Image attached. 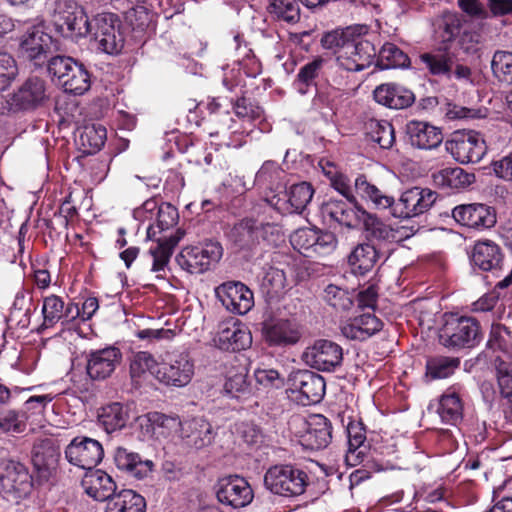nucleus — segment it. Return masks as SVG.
<instances>
[{"mask_svg":"<svg viewBox=\"0 0 512 512\" xmlns=\"http://www.w3.org/2000/svg\"><path fill=\"white\" fill-rule=\"evenodd\" d=\"M297 2V0H269L267 11L277 20L295 24L301 17Z\"/></svg>","mask_w":512,"mask_h":512,"instance_id":"09e8293b","label":"nucleus"},{"mask_svg":"<svg viewBox=\"0 0 512 512\" xmlns=\"http://www.w3.org/2000/svg\"><path fill=\"white\" fill-rule=\"evenodd\" d=\"M483 338L479 321L471 316L458 314L445 315L440 330V343L449 349H470L477 346Z\"/></svg>","mask_w":512,"mask_h":512,"instance_id":"f03ea898","label":"nucleus"},{"mask_svg":"<svg viewBox=\"0 0 512 512\" xmlns=\"http://www.w3.org/2000/svg\"><path fill=\"white\" fill-rule=\"evenodd\" d=\"M420 61L433 76L452 78V69L455 64V54L447 47L438 48L419 56Z\"/></svg>","mask_w":512,"mask_h":512,"instance_id":"2f4dec72","label":"nucleus"},{"mask_svg":"<svg viewBox=\"0 0 512 512\" xmlns=\"http://www.w3.org/2000/svg\"><path fill=\"white\" fill-rule=\"evenodd\" d=\"M65 457L72 465L90 470L102 461L104 449L96 439L77 436L67 445Z\"/></svg>","mask_w":512,"mask_h":512,"instance_id":"f3484780","label":"nucleus"},{"mask_svg":"<svg viewBox=\"0 0 512 512\" xmlns=\"http://www.w3.org/2000/svg\"><path fill=\"white\" fill-rule=\"evenodd\" d=\"M324 62L323 58L317 57L299 69L295 85L300 93H306V89L302 86L308 87L314 84L315 79L323 68Z\"/></svg>","mask_w":512,"mask_h":512,"instance_id":"e2e57ef3","label":"nucleus"},{"mask_svg":"<svg viewBox=\"0 0 512 512\" xmlns=\"http://www.w3.org/2000/svg\"><path fill=\"white\" fill-rule=\"evenodd\" d=\"M373 97L377 103L390 109H405L415 101L414 93L411 90L395 83L377 86Z\"/></svg>","mask_w":512,"mask_h":512,"instance_id":"bb28decb","label":"nucleus"},{"mask_svg":"<svg viewBox=\"0 0 512 512\" xmlns=\"http://www.w3.org/2000/svg\"><path fill=\"white\" fill-rule=\"evenodd\" d=\"M409 63L407 54L393 43H385L379 51L378 66L381 69L403 68Z\"/></svg>","mask_w":512,"mask_h":512,"instance_id":"864d4df0","label":"nucleus"},{"mask_svg":"<svg viewBox=\"0 0 512 512\" xmlns=\"http://www.w3.org/2000/svg\"><path fill=\"white\" fill-rule=\"evenodd\" d=\"M382 252L370 243L358 244L348 256V263L354 273L366 274L381 258Z\"/></svg>","mask_w":512,"mask_h":512,"instance_id":"c9c22d12","label":"nucleus"},{"mask_svg":"<svg viewBox=\"0 0 512 512\" xmlns=\"http://www.w3.org/2000/svg\"><path fill=\"white\" fill-rule=\"evenodd\" d=\"M159 367L160 364H157L156 360L150 353L140 351L134 355L131 361L130 372L132 377H140L146 372L156 376V371Z\"/></svg>","mask_w":512,"mask_h":512,"instance_id":"69168bd1","label":"nucleus"},{"mask_svg":"<svg viewBox=\"0 0 512 512\" xmlns=\"http://www.w3.org/2000/svg\"><path fill=\"white\" fill-rule=\"evenodd\" d=\"M87 495L96 501L109 502L117 492L116 484L112 477L102 470H96L87 474L82 482Z\"/></svg>","mask_w":512,"mask_h":512,"instance_id":"7c9ffc66","label":"nucleus"},{"mask_svg":"<svg viewBox=\"0 0 512 512\" xmlns=\"http://www.w3.org/2000/svg\"><path fill=\"white\" fill-rule=\"evenodd\" d=\"M106 137V128L99 124L84 127L79 139L84 152L93 154L104 146Z\"/></svg>","mask_w":512,"mask_h":512,"instance_id":"6e6d98bb","label":"nucleus"},{"mask_svg":"<svg viewBox=\"0 0 512 512\" xmlns=\"http://www.w3.org/2000/svg\"><path fill=\"white\" fill-rule=\"evenodd\" d=\"M31 457L35 469L47 478L57 469L60 451L52 440L45 439L34 444Z\"/></svg>","mask_w":512,"mask_h":512,"instance_id":"c756f323","label":"nucleus"},{"mask_svg":"<svg viewBox=\"0 0 512 512\" xmlns=\"http://www.w3.org/2000/svg\"><path fill=\"white\" fill-rule=\"evenodd\" d=\"M48 73L58 79L66 93L83 95L91 86L88 70L69 56H54L48 61Z\"/></svg>","mask_w":512,"mask_h":512,"instance_id":"39448f33","label":"nucleus"},{"mask_svg":"<svg viewBox=\"0 0 512 512\" xmlns=\"http://www.w3.org/2000/svg\"><path fill=\"white\" fill-rule=\"evenodd\" d=\"M357 31V27H348L344 31H331L324 34L321 44L325 49L334 50L336 57L338 52L346 45L353 33Z\"/></svg>","mask_w":512,"mask_h":512,"instance_id":"338daca9","label":"nucleus"},{"mask_svg":"<svg viewBox=\"0 0 512 512\" xmlns=\"http://www.w3.org/2000/svg\"><path fill=\"white\" fill-rule=\"evenodd\" d=\"M51 47L52 37L42 29L32 27L22 35L19 53L34 66L41 67L45 63L48 64Z\"/></svg>","mask_w":512,"mask_h":512,"instance_id":"a211bd4d","label":"nucleus"},{"mask_svg":"<svg viewBox=\"0 0 512 512\" xmlns=\"http://www.w3.org/2000/svg\"><path fill=\"white\" fill-rule=\"evenodd\" d=\"M503 255L500 247L490 241H479L475 244L472 254L473 264L483 271H493L500 268Z\"/></svg>","mask_w":512,"mask_h":512,"instance_id":"f704fd0d","label":"nucleus"},{"mask_svg":"<svg viewBox=\"0 0 512 512\" xmlns=\"http://www.w3.org/2000/svg\"><path fill=\"white\" fill-rule=\"evenodd\" d=\"M42 314L43 322L39 332L54 327L59 321L63 326L75 321L79 317V306L72 302L65 305L61 297L50 295L43 300Z\"/></svg>","mask_w":512,"mask_h":512,"instance_id":"5701e85b","label":"nucleus"},{"mask_svg":"<svg viewBox=\"0 0 512 512\" xmlns=\"http://www.w3.org/2000/svg\"><path fill=\"white\" fill-rule=\"evenodd\" d=\"M296 421L304 428L299 435V442L305 449L320 450L328 446L332 438V427L325 416L315 414L308 420L297 418Z\"/></svg>","mask_w":512,"mask_h":512,"instance_id":"6ab92c4d","label":"nucleus"},{"mask_svg":"<svg viewBox=\"0 0 512 512\" xmlns=\"http://www.w3.org/2000/svg\"><path fill=\"white\" fill-rule=\"evenodd\" d=\"M282 193L284 198H287V201L293 208V211L301 212L311 201L314 190L311 184L302 182L292 185L288 192L286 191V188L283 189Z\"/></svg>","mask_w":512,"mask_h":512,"instance_id":"4d7b16f0","label":"nucleus"},{"mask_svg":"<svg viewBox=\"0 0 512 512\" xmlns=\"http://www.w3.org/2000/svg\"><path fill=\"white\" fill-rule=\"evenodd\" d=\"M488 347L494 351L501 352L496 357L512 356V336L508 328L502 324H493L491 326Z\"/></svg>","mask_w":512,"mask_h":512,"instance_id":"13d9d810","label":"nucleus"},{"mask_svg":"<svg viewBox=\"0 0 512 512\" xmlns=\"http://www.w3.org/2000/svg\"><path fill=\"white\" fill-rule=\"evenodd\" d=\"M494 366L500 394L512 403V355L495 357Z\"/></svg>","mask_w":512,"mask_h":512,"instance_id":"49530a36","label":"nucleus"},{"mask_svg":"<svg viewBox=\"0 0 512 512\" xmlns=\"http://www.w3.org/2000/svg\"><path fill=\"white\" fill-rule=\"evenodd\" d=\"M214 341L219 349L236 352L249 348L252 336L246 325L231 318L219 324Z\"/></svg>","mask_w":512,"mask_h":512,"instance_id":"aec40b11","label":"nucleus"},{"mask_svg":"<svg viewBox=\"0 0 512 512\" xmlns=\"http://www.w3.org/2000/svg\"><path fill=\"white\" fill-rule=\"evenodd\" d=\"M288 385L292 393L299 394V400L304 406L319 403L325 395L324 378L310 370L291 372Z\"/></svg>","mask_w":512,"mask_h":512,"instance_id":"9b49d317","label":"nucleus"},{"mask_svg":"<svg viewBox=\"0 0 512 512\" xmlns=\"http://www.w3.org/2000/svg\"><path fill=\"white\" fill-rule=\"evenodd\" d=\"M494 78L504 85H512V52L497 50L491 59Z\"/></svg>","mask_w":512,"mask_h":512,"instance_id":"5fc2aeb1","label":"nucleus"},{"mask_svg":"<svg viewBox=\"0 0 512 512\" xmlns=\"http://www.w3.org/2000/svg\"><path fill=\"white\" fill-rule=\"evenodd\" d=\"M309 485L308 474L292 464H276L267 469L264 486L272 494L297 497L305 493Z\"/></svg>","mask_w":512,"mask_h":512,"instance_id":"7ed1b4c3","label":"nucleus"},{"mask_svg":"<svg viewBox=\"0 0 512 512\" xmlns=\"http://www.w3.org/2000/svg\"><path fill=\"white\" fill-rule=\"evenodd\" d=\"M316 228H300L290 237V242L295 250L305 257H313L314 244L316 243Z\"/></svg>","mask_w":512,"mask_h":512,"instance_id":"680f3d73","label":"nucleus"},{"mask_svg":"<svg viewBox=\"0 0 512 512\" xmlns=\"http://www.w3.org/2000/svg\"><path fill=\"white\" fill-rule=\"evenodd\" d=\"M247 368L241 364H231L226 372L224 391L233 398H240L249 393Z\"/></svg>","mask_w":512,"mask_h":512,"instance_id":"37998d69","label":"nucleus"},{"mask_svg":"<svg viewBox=\"0 0 512 512\" xmlns=\"http://www.w3.org/2000/svg\"><path fill=\"white\" fill-rule=\"evenodd\" d=\"M194 374V364L186 352L168 353L156 371V378L175 387L187 385Z\"/></svg>","mask_w":512,"mask_h":512,"instance_id":"9d476101","label":"nucleus"},{"mask_svg":"<svg viewBox=\"0 0 512 512\" xmlns=\"http://www.w3.org/2000/svg\"><path fill=\"white\" fill-rule=\"evenodd\" d=\"M257 233L256 220L244 219L233 227L231 237L237 246L249 249L259 243Z\"/></svg>","mask_w":512,"mask_h":512,"instance_id":"603ef678","label":"nucleus"},{"mask_svg":"<svg viewBox=\"0 0 512 512\" xmlns=\"http://www.w3.org/2000/svg\"><path fill=\"white\" fill-rule=\"evenodd\" d=\"M181 436L189 446L201 449L212 442V426L203 418H194L181 424Z\"/></svg>","mask_w":512,"mask_h":512,"instance_id":"72a5a7b5","label":"nucleus"},{"mask_svg":"<svg viewBox=\"0 0 512 512\" xmlns=\"http://www.w3.org/2000/svg\"><path fill=\"white\" fill-rule=\"evenodd\" d=\"M446 150L459 163H478L487 147L482 135L476 131H456L445 143Z\"/></svg>","mask_w":512,"mask_h":512,"instance_id":"6e6552de","label":"nucleus"},{"mask_svg":"<svg viewBox=\"0 0 512 512\" xmlns=\"http://www.w3.org/2000/svg\"><path fill=\"white\" fill-rule=\"evenodd\" d=\"M179 218L178 210L170 203H158L155 223L148 224L147 238L156 241L149 248L146 256L152 260L151 271L159 273L165 270L173 254L174 248L183 238L184 232L178 229L173 235L165 238L157 237L163 231L176 225Z\"/></svg>","mask_w":512,"mask_h":512,"instance_id":"f257e3e1","label":"nucleus"},{"mask_svg":"<svg viewBox=\"0 0 512 512\" xmlns=\"http://www.w3.org/2000/svg\"><path fill=\"white\" fill-rule=\"evenodd\" d=\"M370 139L383 149H390L395 142V131L392 124L386 120L370 119L366 123Z\"/></svg>","mask_w":512,"mask_h":512,"instance_id":"a18cd8bd","label":"nucleus"},{"mask_svg":"<svg viewBox=\"0 0 512 512\" xmlns=\"http://www.w3.org/2000/svg\"><path fill=\"white\" fill-rule=\"evenodd\" d=\"M460 360L457 357L436 356L426 362V375L431 379H444L451 376L459 367Z\"/></svg>","mask_w":512,"mask_h":512,"instance_id":"3c124183","label":"nucleus"},{"mask_svg":"<svg viewBox=\"0 0 512 512\" xmlns=\"http://www.w3.org/2000/svg\"><path fill=\"white\" fill-rule=\"evenodd\" d=\"M284 177L285 172L280 165L273 160H267L256 173L255 182L262 188L276 192V196H279L285 189Z\"/></svg>","mask_w":512,"mask_h":512,"instance_id":"e433bc0d","label":"nucleus"},{"mask_svg":"<svg viewBox=\"0 0 512 512\" xmlns=\"http://www.w3.org/2000/svg\"><path fill=\"white\" fill-rule=\"evenodd\" d=\"M321 211L325 217L348 228H358L367 214L365 209L356 205V200L350 202L332 198L322 204Z\"/></svg>","mask_w":512,"mask_h":512,"instance_id":"4be33fe9","label":"nucleus"},{"mask_svg":"<svg viewBox=\"0 0 512 512\" xmlns=\"http://www.w3.org/2000/svg\"><path fill=\"white\" fill-rule=\"evenodd\" d=\"M146 502L132 489H122L106 503L105 512H145Z\"/></svg>","mask_w":512,"mask_h":512,"instance_id":"58836bf2","label":"nucleus"},{"mask_svg":"<svg viewBox=\"0 0 512 512\" xmlns=\"http://www.w3.org/2000/svg\"><path fill=\"white\" fill-rule=\"evenodd\" d=\"M0 483L6 492L13 493L16 497L28 494L32 487L30 476L23 466L7 470L6 474L0 477Z\"/></svg>","mask_w":512,"mask_h":512,"instance_id":"c03bdc74","label":"nucleus"},{"mask_svg":"<svg viewBox=\"0 0 512 512\" xmlns=\"http://www.w3.org/2000/svg\"><path fill=\"white\" fill-rule=\"evenodd\" d=\"M437 199L436 192L428 188L412 187L404 191L393 206L392 216L412 218L427 212Z\"/></svg>","mask_w":512,"mask_h":512,"instance_id":"4468645a","label":"nucleus"},{"mask_svg":"<svg viewBox=\"0 0 512 512\" xmlns=\"http://www.w3.org/2000/svg\"><path fill=\"white\" fill-rule=\"evenodd\" d=\"M58 31L67 38L77 40L89 35L92 19L89 20L84 9L76 4H64L54 16Z\"/></svg>","mask_w":512,"mask_h":512,"instance_id":"ddd939ff","label":"nucleus"},{"mask_svg":"<svg viewBox=\"0 0 512 512\" xmlns=\"http://www.w3.org/2000/svg\"><path fill=\"white\" fill-rule=\"evenodd\" d=\"M155 13L144 5H136L126 13V20L135 34L154 29Z\"/></svg>","mask_w":512,"mask_h":512,"instance_id":"8fccbe9b","label":"nucleus"},{"mask_svg":"<svg viewBox=\"0 0 512 512\" xmlns=\"http://www.w3.org/2000/svg\"><path fill=\"white\" fill-rule=\"evenodd\" d=\"M121 359V351L113 346L91 351L87 356V374L92 380H104L111 376Z\"/></svg>","mask_w":512,"mask_h":512,"instance_id":"393cba45","label":"nucleus"},{"mask_svg":"<svg viewBox=\"0 0 512 512\" xmlns=\"http://www.w3.org/2000/svg\"><path fill=\"white\" fill-rule=\"evenodd\" d=\"M222 253V247L218 242L207 241L185 247L177 257V262L190 273H203L220 260Z\"/></svg>","mask_w":512,"mask_h":512,"instance_id":"1a4fd4ad","label":"nucleus"},{"mask_svg":"<svg viewBox=\"0 0 512 512\" xmlns=\"http://www.w3.org/2000/svg\"><path fill=\"white\" fill-rule=\"evenodd\" d=\"M217 500L224 506L240 509L248 506L253 498V490L243 477L230 475L220 479L215 487Z\"/></svg>","mask_w":512,"mask_h":512,"instance_id":"2eb2a0df","label":"nucleus"},{"mask_svg":"<svg viewBox=\"0 0 512 512\" xmlns=\"http://www.w3.org/2000/svg\"><path fill=\"white\" fill-rule=\"evenodd\" d=\"M383 322L375 315L365 313L354 317L341 327L342 334L350 340L365 341L381 331Z\"/></svg>","mask_w":512,"mask_h":512,"instance_id":"c85d7f7f","label":"nucleus"},{"mask_svg":"<svg viewBox=\"0 0 512 512\" xmlns=\"http://www.w3.org/2000/svg\"><path fill=\"white\" fill-rule=\"evenodd\" d=\"M113 459L120 471L138 480L148 477L154 467L151 460H142L138 453L120 446L115 449Z\"/></svg>","mask_w":512,"mask_h":512,"instance_id":"a878e982","label":"nucleus"},{"mask_svg":"<svg viewBox=\"0 0 512 512\" xmlns=\"http://www.w3.org/2000/svg\"><path fill=\"white\" fill-rule=\"evenodd\" d=\"M451 215L458 225L477 231L490 229L497 222L496 210L483 203L457 205Z\"/></svg>","mask_w":512,"mask_h":512,"instance_id":"dca6fc26","label":"nucleus"},{"mask_svg":"<svg viewBox=\"0 0 512 512\" xmlns=\"http://www.w3.org/2000/svg\"><path fill=\"white\" fill-rule=\"evenodd\" d=\"M262 335L268 346L285 349L301 341L304 327L295 318L271 317L262 323Z\"/></svg>","mask_w":512,"mask_h":512,"instance_id":"423d86ee","label":"nucleus"},{"mask_svg":"<svg viewBox=\"0 0 512 512\" xmlns=\"http://www.w3.org/2000/svg\"><path fill=\"white\" fill-rule=\"evenodd\" d=\"M355 191L366 202L371 203L372 208L376 210L390 209L393 212L395 200L392 196L386 194L376 185L368 182L366 176L359 175L355 179Z\"/></svg>","mask_w":512,"mask_h":512,"instance_id":"473e14b6","label":"nucleus"},{"mask_svg":"<svg viewBox=\"0 0 512 512\" xmlns=\"http://www.w3.org/2000/svg\"><path fill=\"white\" fill-rule=\"evenodd\" d=\"M316 243L314 244L313 257L325 256L332 253L337 247V238L334 233L330 231H322L316 229Z\"/></svg>","mask_w":512,"mask_h":512,"instance_id":"774afa93","label":"nucleus"},{"mask_svg":"<svg viewBox=\"0 0 512 512\" xmlns=\"http://www.w3.org/2000/svg\"><path fill=\"white\" fill-rule=\"evenodd\" d=\"M128 419V409L118 402L102 407L98 413V421L107 433L122 429Z\"/></svg>","mask_w":512,"mask_h":512,"instance_id":"a19ab883","label":"nucleus"},{"mask_svg":"<svg viewBox=\"0 0 512 512\" xmlns=\"http://www.w3.org/2000/svg\"><path fill=\"white\" fill-rule=\"evenodd\" d=\"M325 302L337 311H347L353 305V297L349 291L329 284L324 290Z\"/></svg>","mask_w":512,"mask_h":512,"instance_id":"052dcab7","label":"nucleus"},{"mask_svg":"<svg viewBox=\"0 0 512 512\" xmlns=\"http://www.w3.org/2000/svg\"><path fill=\"white\" fill-rule=\"evenodd\" d=\"M302 359L316 370L330 372L341 365L343 349L333 341L320 339L305 349Z\"/></svg>","mask_w":512,"mask_h":512,"instance_id":"f8f14e48","label":"nucleus"},{"mask_svg":"<svg viewBox=\"0 0 512 512\" xmlns=\"http://www.w3.org/2000/svg\"><path fill=\"white\" fill-rule=\"evenodd\" d=\"M437 413L445 424L456 425L463 418V404L455 392L444 393L438 403Z\"/></svg>","mask_w":512,"mask_h":512,"instance_id":"79ce46f5","label":"nucleus"},{"mask_svg":"<svg viewBox=\"0 0 512 512\" xmlns=\"http://www.w3.org/2000/svg\"><path fill=\"white\" fill-rule=\"evenodd\" d=\"M367 28L365 26L357 27V31L350 37L349 42L351 46L356 48L355 53L356 63L353 65L357 68V72L367 69L373 63L374 57L376 56V49L368 38L363 34H366Z\"/></svg>","mask_w":512,"mask_h":512,"instance_id":"ea45409f","label":"nucleus"},{"mask_svg":"<svg viewBox=\"0 0 512 512\" xmlns=\"http://www.w3.org/2000/svg\"><path fill=\"white\" fill-rule=\"evenodd\" d=\"M286 287V275L283 270L276 267H268L261 281V288L270 297L281 294Z\"/></svg>","mask_w":512,"mask_h":512,"instance_id":"bf43d9fd","label":"nucleus"},{"mask_svg":"<svg viewBox=\"0 0 512 512\" xmlns=\"http://www.w3.org/2000/svg\"><path fill=\"white\" fill-rule=\"evenodd\" d=\"M406 134L411 145L419 149H434L443 141L441 130L423 121L412 120L408 122Z\"/></svg>","mask_w":512,"mask_h":512,"instance_id":"cd10ccee","label":"nucleus"},{"mask_svg":"<svg viewBox=\"0 0 512 512\" xmlns=\"http://www.w3.org/2000/svg\"><path fill=\"white\" fill-rule=\"evenodd\" d=\"M348 436V453L346 455V461L355 465V462L361 454L364 452L361 450L364 447L366 441V431L362 422L352 421L347 426Z\"/></svg>","mask_w":512,"mask_h":512,"instance_id":"de8ad7c7","label":"nucleus"},{"mask_svg":"<svg viewBox=\"0 0 512 512\" xmlns=\"http://www.w3.org/2000/svg\"><path fill=\"white\" fill-rule=\"evenodd\" d=\"M223 306L232 313L244 315L254 306L253 292L241 282H226L216 288Z\"/></svg>","mask_w":512,"mask_h":512,"instance_id":"412c9836","label":"nucleus"},{"mask_svg":"<svg viewBox=\"0 0 512 512\" xmlns=\"http://www.w3.org/2000/svg\"><path fill=\"white\" fill-rule=\"evenodd\" d=\"M48 99L46 81L32 76L8 95L7 104L9 110L13 112L33 111L43 106Z\"/></svg>","mask_w":512,"mask_h":512,"instance_id":"0eeeda50","label":"nucleus"},{"mask_svg":"<svg viewBox=\"0 0 512 512\" xmlns=\"http://www.w3.org/2000/svg\"><path fill=\"white\" fill-rule=\"evenodd\" d=\"M18 74L15 58L7 52H0V93L11 86Z\"/></svg>","mask_w":512,"mask_h":512,"instance_id":"0e129e2a","label":"nucleus"},{"mask_svg":"<svg viewBox=\"0 0 512 512\" xmlns=\"http://www.w3.org/2000/svg\"><path fill=\"white\" fill-rule=\"evenodd\" d=\"M434 183L443 189H465L475 181V175L460 167H447L433 174Z\"/></svg>","mask_w":512,"mask_h":512,"instance_id":"4c0bfd02","label":"nucleus"},{"mask_svg":"<svg viewBox=\"0 0 512 512\" xmlns=\"http://www.w3.org/2000/svg\"><path fill=\"white\" fill-rule=\"evenodd\" d=\"M369 238L379 243H398L414 234L413 228L391 226L380 220L375 214L367 212L362 224Z\"/></svg>","mask_w":512,"mask_h":512,"instance_id":"b1692460","label":"nucleus"},{"mask_svg":"<svg viewBox=\"0 0 512 512\" xmlns=\"http://www.w3.org/2000/svg\"><path fill=\"white\" fill-rule=\"evenodd\" d=\"M89 35L95 48L109 55L119 54L125 43L122 22L114 13H100L92 18Z\"/></svg>","mask_w":512,"mask_h":512,"instance_id":"20e7f679","label":"nucleus"}]
</instances>
